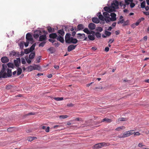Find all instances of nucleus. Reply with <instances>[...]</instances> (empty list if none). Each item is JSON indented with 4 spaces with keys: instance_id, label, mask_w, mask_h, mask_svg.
<instances>
[{
    "instance_id": "nucleus-58",
    "label": "nucleus",
    "mask_w": 149,
    "mask_h": 149,
    "mask_svg": "<svg viewBox=\"0 0 149 149\" xmlns=\"http://www.w3.org/2000/svg\"><path fill=\"white\" fill-rule=\"evenodd\" d=\"M76 33V32L75 31H73L72 32V35L73 36H74L75 35Z\"/></svg>"
},
{
    "instance_id": "nucleus-40",
    "label": "nucleus",
    "mask_w": 149,
    "mask_h": 149,
    "mask_svg": "<svg viewBox=\"0 0 149 149\" xmlns=\"http://www.w3.org/2000/svg\"><path fill=\"white\" fill-rule=\"evenodd\" d=\"M48 50L51 53H53L54 52V48L53 47H50Z\"/></svg>"
},
{
    "instance_id": "nucleus-9",
    "label": "nucleus",
    "mask_w": 149,
    "mask_h": 149,
    "mask_svg": "<svg viewBox=\"0 0 149 149\" xmlns=\"http://www.w3.org/2000/svg\"><path fill=\"white\" fill-rule=\"evenodd\" d=\"M110 15L111 17V18L110 17L109 18V22L110 21H116V14L114 13H111Z\"/></svg>"
},
{
    "instance_id": "nucleus-41",
    "label": "nucleus",
    "mask_w": 149,
    "mask_h": 149,
    "mask_svg": "<svg viewBox=\"0 0 149 149\" xmlns=\"http://www.w3.org/2000/svg\"><path fill=\"white\" fill-rule=\"evenodd\" d=\"M68 116L67 115H62L59 116V118L61 119H64L67 118Z\"/></svg>"
},
{
    "instance_id": "nucleus-15",
    "label": "nucleus",
    "mask_w": 149,
    "mask_h": 149,
    "mask_svg": "<svg viewBox=\"0 0 149 149\" xmlns=\"http://www.w3.org/2000/svg\"><path fill=\"white\" fill-rule=\"evenodd\" d=\"M97 16H98L99 19L102 21H105V18L101 14V12H98L97 14Z\"/></svg>"
},
{
    "instance_id": "nucleus-54",
    "label": "nucleus",
    "mask_w": 149,
    "mask_h": 149,
    "mask_svg": "<svg viewBox=\"0 0 149 149\" xmlns=\"http://www.w3.org/2000/svg\"><path fill=\"white\" fill-rule=\"evenodd\" d=\"M74 120L75 121H82V119L81 118H75V119Z\"/></svg>"
},
{
    "instance_id": "nucleus-43",
    "label": "nucleus",
    "mask_w": 149,
    "mask_h": 149,
    "mask_svg": "<svg viewBox=\"0 0 149 149\" xmlns=\"http://www.w3.org/2000/svg\"><path fill=\"white\" fill-rule=\"evenodd\" d=\"M96 30L97 31H99L100 32H101L103 30L102 28L100 27H97L96 29Z\"/></svg>"
},
{
    "instance_id": "nucleus-29",
    "label": "nucleus",
    "mask_w": 149,
    "mask_h": 149,
    "mask_svg": "<svg viewBox=\"0 0 149 149\" xmlns=\"http://www.w3.org/2000/svg\"><path fill=\"white\" fill-rule=\"evenodd\" d=\"M36 45V43H34L31 46L30 48L29 49L30 50L31 52L33 51Z\"/></svg>"
},
{
    "instance_id": "nucleus-4",
    "label": "nucleus",
    "mask_w": 149,
    "mask_h": 149,
    "mask_svg": "<svg viewBox=\"0 0 149 149\" xmlns=\"http://www.w3.org/2000/svg\"><path fill=\"white\" fill-rule=\"evenodd\" d=\"M119 3L118 1H113V3L111 4V6L112 8L113 11H115L116 9H118V8Z\"/></svg>"
},
{
    "instance_id": "nucleus-56",
    "label": "nucleus",
    "mask_w": 149,
    "mask_h": 149,
    "mask_svg": "<svg viewBox=\"0 0 149 149\" xmlns=\"http://www.w3.org/2000/svg\"><path fill=\"white\" fill-rule=\"evenodd\" d=\"M49 41L52 42V43L54 42L55 41V40H52V39H49Z\"/></svg>"
},
{
    "instance_id": "nucleus-14",
    "label": "nucleus",
    "mask_w": 149,
    "mask_h": 149,
    "mask_svg": "<svg viewBox=\"0 0 149 149\" xmlns=\"http://www.w3.org/2000/svg\"><path fill=\"white\" fill-rule=\"evenodd\" d=\"M104 10L106 11V12L111 13L113 11V10H112V8H111V6H110L109 7L106 6L104 8Z\"/></svg>"
},
{
    "instance_id": "nucleus-60",
    "label": "nucleus",
    "mask_w": 149,
    "mask_h": 149,
    "mask_svg": "<svg viewBox=\"0 0 149 149\" xmlns=\"http://www.w3.org/2000/svg\"><path fill=\"white\" fill-rule=\"evenodd\" d=\"M29 43V42H27H27L26 43H25L24 45L26 47H27L28 46Z\"/></svg>"
},
{
    "instance_id": "nucleus-23",
    "label": "nucleus",
    "mask_w": 149,
    "mask_h": 149,
    "mask_svg": "<svg viewBox=\"0 0 149 149\" xmlns=\"http://www.w3.org/2000/svg\"><path fill=\"white\" fill-rule=\"evenodd\" d=\"M49 37L51 38L55 39L56 38H57V35L55 33H52L49 34Z\"/></svg>"
},
{
    "instance_id": "nucleus-38",
    "label": "nucleus",
    "mask_w": 149,
    "mask_h": 149,
    "mask_svg": "<svg viewBox=\"0 0 149 149\" xmlns=\"http://www.w3.org/2000/svg\"><path fill=\"white\" fill-rule=\"evenodd\" d=\"M54 99L56 100V101H61V100H63V98L62 97H54Z\"/></svg>"
},
{
    "instance_id": "nucleus-12",
    "label": "nucleus",
    "mask_w": 149,
    "mask_h": 149,
    "mask_svg": "<svg viewBox=\"0 0 149 149\" xmlns=\"http://www.w3.org/2000/svg\"><path fill=\"white\" fill-rule=\"evenodd\" d=\"M145 19L144 17H141V18L139 19L138 21H137V22L135 23L134 24H133L132 25V26L134 28V27H135V26H134V25L136 26H138L139 23L142 21H143Z\"/></svg>"
},
{
    "instance_id": "nucleus-37",
    "label": "nucleus",
    "mask_w": 149,
    "mask_h": 149,
    "mask_svg": "<svg viewBox=\"0 0 149 149\" xmlns=\"http://www.w3.org/2000/svg\"><path fill=\"white\" fill-rule=\"evenodd\" d=\"M95 35L98 38H100L101 37V34L98 32L96 33H95Z\"/></svg>"
},
{
    "instance_id": "nucleus-26",
    "label": "nucleus",
    "mask_w": 149,
    "mask_h": 149,
    "mask_svg": "<svg viewBox=\"0 0 149 149\" xmlns=\"http://www.w3.org/2000/svg\"><path fill=\"white\" fill-rule=\"evenodd\" d=\"M71 39L70 41V43H72L74 44H76L78 42V40L76 38H74L71 37Z\"/></svg>"
},
{
    "instance_id": "nucleus-45",
    "label": "nucleus",
    "mask_w": 149,
    "mask_h": 149,
    "mask_svg": "<svg viewBox=\"0 0 149 149\" xmlns=\"http://www.w3.org/2000/svg\"><path fill=\"white\" fill-rule=\"evenodd\" d=\"M30 52H31L30 51V50L29 49H26L24 50V53L26 54H28Z\"/></svg>"
},
{
    "instance_id": "nucleus-35",
    "label": "nucleus",
    "mask_w": 149,
    "mask_h": 149,
    "mask_svg": "<svg viewBox=\"0 0 149 149\" xmlns=\"http://www.w3.org/2000/svg\"><path fill=\"white\" fill-rule=\"evenodd\" d=\"M146 2L145 1H143L142 2L141 4V8H144L146 6Z\"/></svg>"
},
{
    "instance_id": "nucleus-10",
    "label": "nucleus",
    "mask_w": 149,
    "mask_h": 149,
    "mask_svg": "<svg viewBox=\"0 0 149 149\" xmlns=\"http://www.w3.org/2000/svg\"><path fill=\"white\" fill-rule=\"evenodd\" d=\"M15 66L17 68L19 67V64L21 63V60L20 58H17L16 60H15L14 61Z\"/></svg>"
},
{
    "instance_id": "nucleus-16",
    "label": "nucleus",
    "mask_w": 149,
    "mask_h": 149,
    "mask_svg": "<svg viewBox=\"0 0 149 149\" xmlns=\"http://www.w3.org/2000/svg\"><path fill=\"white\" fill-rule=\"evenodd\" d=\"M1 60L2 63H5L8 62L9 61V59L7 57L4 56L2 57Z\"/></svg>"
},
{
    "instance_id": "nucleus-18",
    "label": "nucleus",
    "mask_w": 149,
    "mask_h": 149,
    "mask_svg": "<svg viewBox=\"0 0 149 149\" xmlns=\"http://www.w3.org/2000/svg\"><path fill=\"white\" fill-rule=\"evenodd\" d=\"M76 45H69L68 47V51L70 52L72 50L74 49L76 47Z\"/></svg>"
},
{
    "instance_id": "nucleus-50",
    "label": "nucleus",
    "mask_w": 149,
    "mask_h": 149,
    "mask_svg": "<svg viewBox=\"0 0 149 149\" xmlns=\"http://www.w3.org/2000/svg\"><path fill=\"white\" fill-rule=\"evenodd\" d=\"M128 22L127 21L125 22H123V26L127 25L128 24Z\"/></svg>"
},
{
    "instance_id": "nucleus-31",
    "label": "nucleus",
    "mask_w": 149,
    "mask_h": 149,
    "mask_svg": "<svg viewBox=\"0 0 149 149\" xmlns=\"http://www.w3.org/2000/svg\"><path fill=\"white\" fill-rule=\"evenodd\" d=\"M125 127L123 126L119 127L116 128V129L115 130L116 131H120L122 130H123L125 129Z\"/></svg>"
},
{
    "instance_id": "nucleus-21",
    "label": "nucleus",
    "mask_w": 149,
    "mask_h": 149,
    "mask_svg": "<svg viewBox=\"0 0 149 149\" xmlns=\"http://www.w3.org/2000/svg\"><path fill=\"white\" fill-rule=\"evenodd\" d=\"M83 31L87 34H90L91 33H95V32L93 31H92L91 32L87 28H85L84 29Z\"/></svg>"
},
{
    "instance_id": "nucleus-39",
    "label": "nucleus",
    "mask_w": 149,
    "mask_h": 149,
    "mask_svg": "<svg viewBox=\"0 0 149 149\" xmlns=\"http://www.w3.org/2000/svg\"><path fill=\"white\" fill-rule=\"evenodd\" d=\"M7 65L8 67L9 68H13L14 67V65L13 63H8L7 64Z\"/></svg>"
},
{
    "instance_id": "nucleus-3",
    "label": "nucleus",
    "mask_w": 149,
    "mask_h": 149,
    "mask_svg": "<svg viewBox=\"0 0 149 149\" xmlns=\"http://www.w3.org/2000/svg\"><path fill=\"white\" fill-rule=\"evenodd\" d=\"M109 143L103 142L96 144L94 145V147L96 149H98L104 146H109Z\"/></svg>"
},
{
    "instance_id": "nucleus-44",
    "label": "nucleus",
    "mask_w": 149,
    "mask_h": 149,
    "mask_svg": "<svg viewBox=\"0 0 149 149\" xmlns=\"http://www.w3.org/2000/svg\"><path fill=\"white\" fill-rule=\"evenodd\" d=\"M105 34L107 36H109L111 35V32L106 31L105 32Z\"/></svg>"
},
{
    "instance_id": "nucleus-32",
    "label": "nucleus",
    "mask_w": 149,
    "mask_h": 149,
    "mask_svg": "<svg viewBox=\"0 0 149 149\" xmlns=\"http://www.w3.org/2000/svg\"><path fill=\"white\" fill-rule=\"evenodd\" d=\"M17 74L18 75L21 73L22 70L21 68L18 67L17 69Z\"/></svg>"
},
{
    "instance_id": "nucleus-8",
    "label": "nucleus",
    "mask_w": 149,
    "mask_h": 149,
    "mask_svg": "<svg viewBox=\"0 0 149 149\" xmlns=\"http://www.w3.org/2000/svg\"><path fill=\"white\" fill-rule=\"evenodd\" d=\"M70 36L71 34L70 33H67L66 34L65 36V40L66 43H70V41L71 39Z\"/></svg>"
},
{
    "instance_id": "nucleus-55",
    "label": "nucleus",
    "mask_w": 149,
    "mask_h": 149,
    "mask_svg": "<svg viewBox=\"0 0 149 149\" xmlns=\"http://www.w3.org/2000/svg\"><path fill=\"white\" fill-rule=\"evenodd\" d=\"M56 47H58L59 45V43L58 42L55 43L53 44Z\"/></svg>"
},
{
    "instance_id": "nucleus-48",
    "label": "nucleus",
    "mask_w": 149,
    "mask_h": 149,
    "mask_svg": "<svg viewBox=\"0 0 149 149\" xmlns=\"http://www.w3.org/2000/svg\"><path fill=\"white\" fill-rule=\"evenodd\" d=\"M22 63L23 64H25L26 63V62L25 59L23 58H21Z\"/></svg>"
},
{
    "instance_id": "nucleus-25",
    "label": "nucleus",
    "mask_w": 149,
    "mask_h": 149,
    "mask_svg": "<svg viewBox=\"0 0 149 149\" xmlns=\"http://www.w3.org/2000/svg\"><path fill=\"white\" fill-rule=\"evenodd\" d=\"M38 66L37 65H35V66L30 65L29 67V68L30 69V71H32L33 70L38 69Z\"/></svg>"
},
{
    "instance_id": "nucleus-24",
    "label": "nucleus",
    "mask_w": 149,
    "mask_h": 149,
    "mask_svg": "<svg viewBox=\"0 0 149 149\" xmlns=\"http://www.w3.org/2000/svg\"><path fill=\"white\" fill-rule=\"evenodd\" d=\"M92 21L93 22L96 24L100 22V19L97 17H93L92 19Z\"/></svg>"
},
{
    "instance_id": "nucleus-61",
    "label": "nucleus",
    "mask_w": 149,
    "mask_h": 149,
    "mask_svg": "<svg viewBox=\"0 0 149 149\" xmlns=\"http://www.w3.org/2000/svg\"><path fill=\"white\" fill-rule=\"evenodd\" d=\"M109 49L108 47H106L105 49V51L107 52L109 51Z\"/></svg>"
},
{
    "instance_id": "nucleus-2",
    "label": "nucleus",
    "mask_w": 149,
    "mask_h": 149,
    "mask_svg": "<svg viewBox=\"0 0 149 149\" xmlns=\"http://www.w3.org/2000/svg\"><path fill=\"white\" fill-rule=\"evenodd\" d=\"M133 132L134 130H131L125 132L122 135H121L120 136L119 138H124L129 136L134 133V132Z\"/></svg>"
},
{
    "instance_id": "nucleus-22",
    "label": "nucleus",
    "mask_w": 149,
    "mask_h": 149,
    "mask_svg": "<svg viewBox=\"0 0 149 149\" xmlns=\"http://www.w3.org/2000/svg\"><path fill=\"white\" fill-rule=\"evenodd\" d=\"M57 40L60 41L62 43H63L64 42V39L63 38V36H59L56 38Z\"/></svg>"
},
{
    "instance_id": "nucleus-51",
    "label": "nucleus",
    "mask_w": 149,
    "mask_h": 149,
    "mask_svg": "<svg viewBox=\"0 0 149 149\" xmlns=\"http://www.w3.org/2000/svg\"><path fill=\"white\" fill-rule=\"evenodd\" d=\"M26 61L27 62L29 63L30 64L31 63V61L30 60V59H29L28 58H26Z\"/></svg>"
},
{
    "instance_id": "nucleus-57",
    "label": "nucleus",
    "mask_w": 149,
    "mask_h": 149,
    "mask_svg": "<svg viewBox=\"0 0 149 149\" xmlns=\"http://www.w3.org/2000/svg\"><path fill=\"white\" fill-rule=\"evenodd\" d=\"M49 127H47L46 129H45V131L46 132H49Z\"/></svg>"
},
{
    "instance_id": "nucleus-19",
    "label": "nucleus",
    "mask_w": 149,
    "mask_h": 149,
    "mask_svg": "<svg viewBox=\"0 0 149 149\" xmlns=\"http://www.w3.org/2000/svg\"><path fill=\"white\" fill-rule=\"evenodd\" d=\"M88 27L90 29L93 30L95 29L96 26L94 24L92 23L89 24Z\"/></svg>"
},
{
    "instance_id": "nucleus-7",
    "label": "nucleus",
    "mask_w": 149,
    "mask_h": 149,
    "mask_svg": "<svg viewBox=\"0 0 149 149\" xmlns=\"http://www.w3.org/2000/svg\"><path fill=\"white\" fill-rule=\"evenodd\" d=\"M77 38L79 39L84 38V40H86L87 39V37H85V34L84 33H78L77 34Z\"/></svg>"
},
{
    "instance_id": "nucleus-64",
    "label": "nucleus",
    "mask_w": 149,
    "mask_h": 149,
    "mask_svg": "<svg viewBox=\"0 0 149 149\" xmlns=\"http://www.w3.org/2000/svg\"><path fill=\"white\" fill-rule=\"evenodd\" d=\"M138 146H139L140 147H141L143 146L142 143H139Z\"/></svg>"
},
{
    "instance_id": "nucleus-33",
    "label": "nucleus",
    "mask_w": 149,
    "mask_h": 149,
    "mask_svg": "<svg viewBox=\"0 0 149 149\" xmlns=\"http://www.w3.org/2000/svg\"><path fill=\"white\" fill-rule=\"evenodd\" d=\"M127 120V119L126 118H119L118 119V122L121 121H125Z\"/></svg>"
},
{
    "instance_id": "nucleus-27",
    "label": "nucleus",
    "mask_w": 149,
    "mask_h": 149,
    "mask_svg": "<svg viewBox=\"0 0 149 149\" xmlns=\"http://www.w3.org/2000/svg\"><path fill=\"white\" fill-rule=\"evenodd\" d=\"M35 52H31L29 56V58L30 59H33L35 56Z\"/></svg>"
},
{
    "instance_id": "nucleus-49",
    "label": "nucleus",
    "mask_w": 149,
    "mask_h": 149,
    "mask_svg": "<svg viewBox=\"0 0 149 149\" xmlns=\"http://www.w3.org/2000/svg\"><path fill=\"white\" fill-rule=\"evenodd\" d=\"M135 6V4L134 3L132 2H131V3L130 4V6L131 8H133Z\"/></svg>"
},
{
    "instance_id": "nucleus-42",
    "label": "nucleus",
    "mask_w": 149,
    "mask_h": 149,
    "mask_svg": "<svg viewBox=\"0 0 149 149\" xmlns=\"http://www.w3.org/2000/svg\"><path fill=\"white\" fill-rule=\"evenodd\" d=\"M14 130V127H10L7 129V131L9 132H11Z\"/></svg>"
},
{
    "instance_id": "nucleus-6",
    "label": "nucleus",
    "mask_w": 149,
    "mask_h": 149,
    "mask_svg": "<svg viewBox=\"0 0 149 149\" xmlns=\"http://www.w3.org/2000/svg\"><path fill=\"white\" fill-rule=\"evenodd\" d=\"M103 15L104 17H105V21L107 23L109 22V18H110V15L108 13V12H104L103 13Z\"/></svg>"
},
{
    "instance_id": "nucleus-63",
    "label": "nucleus",
    "mask_w": 149,
    "mask_h": 149,
    "mask_svg": "<svg viewBox=\"0 0 149 149\" xmlns=\"http://www.w3.org/2000/svg\"><path fill=\"white\" fill-rule=\"evenodd\" d=\"M54 67L55 69L57 70L59 68V66L58 65H55Z\"/></svg>"
},
{
    "instance_id": "nucleus-28",
    "label": "nucleus",
    "mask_w": 149,
    "mask_h": 149,
    "mask_svg": "<svg viewBox=\"0 0 149 149\" xmlns=\"http://www.w3.org/2000/svg\"><path fill=\"white\" fill-rule=\"evenodd\" d=\"M106 122L107 123H110L111 122H112V120L111 119L108 118H104V119H103L102 120V121H101V122Z\"/></svg>"
},
{
    "instance_id": "nucleus-30",
    "label": "nucleus",
    "mask_w": 149,
    "mask_h": 149,
    "mask_svg": "<svg viewBox=\"0 0 149 149\" xmlns=\"http://www.w3.org/2000/svg\"><path fill=\"white\" fill-rule=\"evenodd\" d=\"M88 38L89 39L91 40H95V38L94 35H88Z\"/></svg>"
},
{
    "instance_id": "nucleus-11",
    "label": "nucleus",
    "mask_w": 149,
    "mask_h": 149,
    "mask_svg": "<svg viewBox=\"0 0 149 149\" xmlns=\"http://www.w3.org/2000/svg\"><path fill=\"white\" fill-rule=\"evenodd\" d=\"M84 25L81 24H78L77 26V29L75 28L74 29L75 31H79L82 30L84 29Z\"/></svg>"
},
{
    "instance_id": "nucleus-59",
    "label": "nucleus",
    "mask_w": 149,
    "mask_h": 149,
    "mask_svg": "<svg viewBox=\"0 0 149 149\" xmlns=\"http://www.w3.org/2000/svg\"><path fill=\"white\" fill-rule=\"evenodd\" d=\"M143 13L144 15H149V12H143Z\"/></svg>"
},
{
    "instance_id": "nucleus-13",
    "label": "nucleus",
    "mask_w": 149,
    "mask_h": 149,
    "mask_svg": "<svg viewBox=\"0 0 149 149\" xmlns=\"http://www.w3.org/2000/svg\"><path fill=\"white\" fill-rule=\"evenodd\" d=\"M41 32L40 31H36L35 32V33L33 35V37L35 39L38 38L39 35H41Z\"/></svg>"
},
{
    "instance_id": "nucleus-5",
    "label": "nucleus",
    "mask_w": 149,
    "mask_h": 149,
    "mask_svg": "<svg viewBox=\"0 0 149 149\" xmlns=\"http://www.w3.org/2000/svg\"><path fill=\"white\" fill-rule=\"evenodd\" d=\"M26 39L27 41H30L31 44H33L34 42L32 36L29 33H28L26 34Z\"/></svg>"
},
{
    "instance_id": "nucleus-1",
    "label": "nucleus",
    "mask_w": 149,
    "mask_h": 149,
    "mask_svg": "<svg viewBox=\"0 0 149 149\" xmlns=\"http://www.w3.org/2000/svg\"><path fill=\"white\" fill-rule=\"evenodd\" d=\"M7 68L6 65L5 64H3L2 68L0 72V78H6L7 76L10 77L12 76L11 70L9 69H7V74L6 71Z\"/></svg>"
},
{
    "instance_id": "nucleus-46",
    "label": "nucleus",
    "mask_w": 149,
    "mask_h": 149,
    "mask_svg": "<svg viewBox=\"0 0 149 149\" xmlns=\"http://www.w3.org/2000/svg\"><path fill=\"white\" fill-rule=\"evenodd\" d=\"M46 43V42H42L41 43H40V44H39V47H43L45 44Z\"/></svg>"
},
{
    "instance_id": "nucleus-20",
    "label": "nucleus",
    "mask_w": 149,
    "mask_h": 149,
    "mask_svg": "<svg viewBox=\"0 0 149 149\" xmlns=\"http://www.w3.org/2000/svg\"><path fill=\"white\" fill-rule=\"evenodd\" d=\"M46 39L47 37L46 35H42L40 36L39 41H42L44 40H46Z\"/></svg>"
},
{
    "instance_id": "nucleus-52",
    "label": "nucleus",
    "mask_w": 149,
    "mask_h": 149,
    "mask_svg": "<svg viewBox=\"0 0 149 149\" xmlns=\"http://www.w3.org/2000/svg\"><path fill=\"white\" fill-rule=\"evenodd\" d=\"M124 21V20L123 19H122L121 20H120L118 22V24H119L120 23H121V24L123 23Z\"/></svg>"
},
{
    "instance_id": "nucleus-34",
    "label": "nucleus",
    "mask_w": 149,
    "mask_h": 149,
    "mask_svg": "<svg viewBox=\"0 0 149 149\" xmlns=\"http://www.w3.org/2000/svg\"><path fill=\"white\" fill-rule=\"evenodd\" d=\"M36 138H37L35 137H28L27 140L29 141H31Z\"/></svg>"
},
{
    "instance_id": "nucleus-53",
    "label": "nucleus",
    "mask_w": 149,
    "mask_h": 149,
    "mask_svg": "<svg viewBox=\"0 0 149 149\" xmlns=\"http://www.w3.org/2000/svg\"><path fill=\"white\" fill-rule=\"evenodd\" d=\"M67 105L68 107H72L74 106V104L72 103H70L67 104Z\"/></svg>"
},
{
    "instance_id": "nucleus-36",
    "label": "nucleus",
    "mask_w": 149,
    "mask_h": 149,
    "mask_svg": "<svg viewBox=\"0 0 149 149\" xmlns=\"http://www.w3.org/2000/svg\"><path fill=\"white\" fill-rule=\"evenodd\" d=\"M133 0H125V2L126 5H129L130 2H133Z\"/></svg>"
},
{
    "instance_id": "nucleus-17",
    "label": "nucleus",
    "mask_w": 149,
    "mask_h": 149,
    "mask_svg": "<svg viewBox=\"0 0 149 149\" xmlns=\"http://www.w3.org/2000/svg\"><path fill=\"white\" fill-rule=\"evenodd\" d=\"M57 33L58 34L59 36H64L65 33L63 29L58 30Z\"/></svg>"
},
{
    "instance_id": "nucleus-47",
    "label": "nucleus",
    "mask_w": 149,
    "mask_h": 149,
    "mask_svg": "<svg viewBox=\"0 0 149 149\" xmlns=\"http://www.w3.org/2000/svg\"><path fill=\"white\" fill-rule=\"evenodd\" d=\"M47 30L49 33H51L52 31V29L50 26H48L47 27Z\"/></svg>"
},
{
    "instance_id": "nucleus-62",
    "label": "nucleus",
    "mask_w": 149,
    "mask_h": 149,
    "mask_svg": "<svg viewBox=\"0 0 149 149\" xmlns=\"http://www.w3.org/2000/svg\"><path fill=\"white\" fill-rule=\"evenodd\" d=\"M114 41V40L113 39H110L109 42V43L110 44L112 43V42H113Z\"/></svg>"
}]
</instances>
